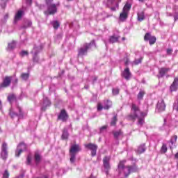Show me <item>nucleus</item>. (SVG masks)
<instances>
[{
  "mask_svg": "<svg viewBox=\"0 0 178 178\" xmlns=\"http://www.w3.org/2000/svg\"><path fill=\"white\" fill-rule=\"evenodd\" d=\"M145 116H147V113L142 112L140 111V107L135 104H132L131 113L127 116V119H128V120H135L138 119V125L141 127L145 123L144 119Z\"/></svg>",
  "mask_w": 178,
  "mask_h": 178,
  "instance_id": "obj_1",
  "label": "nucleus"
},
{
  "mask_svg": "<svg viewBox=\"0 0 178 178\" xmlns=\"http://www.w3.org/2000/svg\"><path fill=\"white\" fill-rule=\"evenodd\" d=\"M124 163H126V160L120 161L118 164V170L120 173L123 172L124 177H128L130 173H134V172H137V165H134L125 167Z\"/></svg>",
  "mask_w": 178,
  "mask_h": 178,
  "instance_id": "obj_2",
  "label": "nucleus"
},
{
  "mask_svg": "<svg viewBox=\"0 0 178 178\" xmlns=\"http://www.w3.org/2000/svg\"><path fill=\"white\" fill-rule=\"evenodd\" d=\"M97 46L95 44V40H92L90 43H85L78 51V56H84L87 55L88 49L91 48H95Z\"/></svg>",
  "mask_w": 178,
  "mask_h": 178,
  "instance_id": "obj_3",
  "label": "nucleus"
},
{
  "mask_svg": "<svg viewBox=\"0 0 178 178\" xmlns=\"http://www.w3.org/2000/svg\"><path fill=\"white\" fill-rule=\"evenodd\" d=\"M80 151H81L80 145L74 144L71 145L70 149V163H74L76 162V156L77 155V152H80Z\"/></svg>",
  "mask_w": 178,
  "mask_h": 178,
  "instance_id": "obj_4",
  "label": "nucleus"
},
{
  "mask_svg": "<svg viewBox=\"0 0 178 178\" xmlns=\"http://www.w3.org/2000/svg\"><path fill=\"white\" fill-rule=\"evenodd\" d=\"M54 0H46V4L47 5V10L44 11V13L46 16L49 15H55L58 12L56 6L58 4H51Z\"/></svg>",
  "mask_w": 178,
  "mask_h": 178,
  "instance_id": "obj_5",
  "label": "nucleus"
},
{
  "mask_svg": "<svg viewBox=\"0 0 178 178\" xmlns=\"http://www.w3.org/2000/svg\"><path fill=\"white\" fill-rule=\"evenodd\" d=\"M131 8V5L130 3H126L122 9V13L120 15V19L123 21L126 20L127 19V13H129V11L130 10Z\"/></svg>",
  "mask_w": 178,
  "mask_h": 178,
  "instance_id": "obj_6",
  "label": "nucleus"
},
{
  "mask_svg": "<svg viewBox=\"0 0 178 178\" xmlns=\"http://www.w3.org/2000/svg\"><path fill=\"white\" fill-rule=\"evenodd\" d=\"M17 110L19 113L14 112L12 109L10 110V116L13 119L14 118H18V119H23L24 113L20 106L17 107Z\"/></svg>",
  "mask_w": 178,
  "mask_h": 178,
  "instance_id": "obj_7",
  "label": "nucleus"
},
{
  "mask_svg": "<svg viewBox=\"0 0 178 178\" xmlns=\"http://www.w3.org/2000/svg\"><path fill=\"white\" fill-rule=\"evenodd\" d=\"M42 50V45L34 46L33 50L31 51V54H33V62H38V57L37 55L40 54V51Z\"/></svg>",
  "mask_w": 178,
  "mask_h": 178,
  "instance_id": "obj_8",
  "label": "nucleus"
},
{
  "mask_svg": "<svg viewBox=\"0 0 178 178\" xmlns=\"http://www.w3.org/2000/svg\"><path fill=\"white\" fill-rule=\"evenodd\" d=\"M111 162V157L108 156H106L103 159V166L105 169V172L106 175H109V170H111V164L109 163Z\"/></svg>",
  "mask_w": 178,
  "mask_h": 178,
  "instance_id": "obj_9",
  "label": "nucleus"
},
{
  "mask_svg": "<svg viewBox=\"0 0 178 178\" xmlns=\"http://www.w3.org/2000/svg\"><path fill=\"white\" fill-rule=\"evenodd\" d=\"M1 158L3 161L8 159V144L6 143H3L1 146Z\"/></svg>",
  "mask_w": 178,
  "mask_h": 178,
  "instance_id": "obj_10",
  "label": "nucleus"
},
{
  "mask_svg": "<svg viewBox=\"0 0 178 178\" xmlns=\"http://www.w3.org/2000/svg\"><path fill=\"white\" fill-rule=\"evenodd\" d=\"M107 6L111 8L112 12H115L116 9H119V3L116 2L115 0H108Z\"/></svg>",
  "mask_w": 178,
  "mask_h": 178,
  "instance_id": "obj_11",
  "label": "nucleus"
},
{
  "mask_svg": "<svg viewBox=\"0 0 178 178\" xmlns=\"http://www.w3.org/2000/svg\"><path fill=\"white\" fill-rule=\"evenodd\" d=\"M10 83H12V76H5L3 79V82L0 83V88H6L9 87Z\"/></svg>",
  "mask_w": 178,
  "mask_h": 178,
  "instance_id": "obj_12",
  "label": "nucleus"
},
{
  "mask_svg": "<svg viewBox=\"0 0 178 178\" xmlns=\"http://www.w3.org/2000/svg\"><path fill=\"white\" fill-rule=\"evenodd\" d=\"M85 147L91 151L92 156H95V155H97V149H98V146L97 145L89 143L86 145Z\"/></svg>",
  "mask_w": 178,
  "mask_h": 178,
  "instance_id": "obj_13",
  "label": "nucleus"
},
{
  "mask_svg": "<svg viewBox=\"0 0 178 178\" xmlns=\"http://www.w3.org/2000/svg\"><path fill=\"white\" fill-rule=\"evenodd\" d=\"M145 41H149L150 45H154L156 42V38L152 36L149 33H147L144 37Z\"/></svg>",
  "mask_w": 178,
  "mask_h": 178,
  "instance_id": "obj_14",
  "label": "nucleus"
},
{
  "mask_svg": "<svg viewBox=\"0 0 178 178\" xmlns=\"http://www.w3.org/2000/svg\"><path fill=\"white\" fill-rule=\"evenodd\" d=\"M156 108L159 112H163V111L166 109V105L165 104V102L163 101V99H161L159 100Z\"/></svg>",
  "mask_w": 178,
  "mask_h": 178,
  "instance_id": "obj_15",
  "label": "nucleus"
},
{
  "mask_svg": "<svg viewBox=\"0 0 178 178\" xmlns=\"http://www.w3.org/2000/svg\"><path fill=\"white\" fill-rule=\"evenodd\" d=\"M170 71V68H166V67H161L159 70V75H157V77L159 79H162L168 73V72Z\"/></svg>",
  "mask_w": 178,
  "mask_h": 178,
  "instance_id": "obj_16",
  "label": "nucleus"
},
{
  "mask_svg": "<svg viewBox=\"0 0 178 178\" xmlns=\"http://www.w3.org/2000/svg\"><path fill=\"white\" fill-rule=\"evenodd\" d=\"M122 76L125 79V80H130V78L131 77L130 69H129V67L126 68L122 73Z\"/></svg>",
  "mask_w": 178,
  "mask_h": 178,
  "instance_id": "obj_17",
  "label": "nucleus"
},
{
  "mask_svg": "<svg viewBox=\"0 0 178 178\" xmlns=\"http://www.w3.org/2000/svg\"><path fill=\"white\" fill-rule=\"evenodd\" d=\"M58 119L63 122H66V120H67V113H66L65 110H61L58 115Z\"/></svg>",
  "mask_w": 178,
  "mask_h": 178,
  "instance_id": "obj_18",
  "label": "nucleus"
},
{
  "mask_svg": "<svg viewBox=\"0 0 178 178\" xmlns=\"http://www.w3.org/2000/svg\"><path fill=\"white\" fill-rule=\"evenodd\" d=\"M119 38H120V36L119 35H113L109 37L108 42L110 44H115V42H118L119 41Z\"/></svg>",
  "mask_w": 178,
  "mask_h": 178,
  "instance_id": "obj_19",
  "label": "nucleus"
},
{
  "mask_svg": "<svg viewBox=\"0 0 178 178\" xmlns=\"http://www.w3.org/2000/svg\"><path fill=\"white\" fill-rule=\"evenodd\" d=\"M47 106H51V101L48 99V97H44L42 109L45 111Z\"/></svg>",
  "mask_w": 178,
  "mask_h": 178,
  "instance_id": "obj_20",
  "label": "nucleus"
},
{
  "mask_svg": "<svg viewBox=\"0 0 178 178\" xmlns=\"http://www.w3.org/2000/svg\"><path fill=\"white\" fill-rule=\"evenodd\" d=\"M178 88V76L175 77L170 86V91H177Z\"/></svg>",
  "mask_w": 178,
  "mask_h": 178,
  "instance_id": "obj_21",
  "label": "nucleus"
},
{
  "mask_svg": "<svg viewBox=\"0 0 178 178\" xmlns=\"http://www.w3.org/2000/svg\"><path fill=\"white\" fill-rule=\"evenodd\" d=\"M23 10H19L17 11V13L15 14L14 23H16V22H18V20L21 19L22 17H23Z\"/></svg>",
  "mask_w": 178,
  "mask_h": 178,
  "instance_id": "obj_22",
  "label": "nucleus"
},
{
  "mask_svg": "<svg viewBox=\"0 0 178 178\" xmlns=\"http://www.w3.org/2000/svg\"><path fill=\"white\" fill-rule=\"evenodd\" d=\"M31 26H33V22L30 19H26L22 29H29V27H31Z\"/></svg>",
  "mask_w": 178,
  "mask_h": 178,
  "instance_id": "obj_23",
  "label": "nucleus"
},
{
  "mask_svg": "<svg viewBox=\"0 0 178 178\" xmlns=\"http://www.w3.org/2000/svg\"><path fill=\"white\" fill-rule=\"evenodd\" d=\"M16 48V41L13 40L11 42L8 43L7 51H13Z\"/></svg>",
  "mask_w": 178,
  "mask_h": 178,
  "instance_id": "obj_24",
  "label": "nucleus"
},
{
  "mask_svg": "<svg viewBox=\"0 0 178 178\" xmlns=\"http://www.w3.org/2000/svg\"><path fill=\"white\" fill-rule=\"evenodd\" d=\"M146 149L145 144L143 143L138 147L137 152L138 154H143V152H145Z\"/></svg>",
  "mask_w": 178,
  "mask_h": 178,
  "instance_id": "obj_25",
  "label": "nucleus"
},
{
  "mask_svg": "<svg viewBox=\"0 0 178 178\" xmlns=\"http://www.w3.org/2000/svg\"><path fill=\"white\" fill-rule=\"evenodd\" d=\"M61 138L62 140H67V138H69V132L67 131V129L64 128L61 135Z\"/></svg>",
  "mask_w": 178,
  "mask_h": 178,
  "instance_id": "obj_26",
  "label": "nucleus"
},
{
  "mask_svg": "<svg viewBox=\"0 0 178 178\" xmlns=\"http://www.w3.org/2000/svg\"><path fill=\"white\" fill-rule=\"evenodd\" d=\"M145 19V13L144 11L138 13V22H143Z\"/></svg>",
  "mask_w": 178,
  "mask_h": 178,
  "instance_id": "obj_27",
  "label": "nucleus"
},
{
  "mask_svg": "<svg viewBox=\"0 0 178 178\" xmlns=\"http://www.w3.org/2000/svg\"><path fill=\"white\" fill-rule=\"evenodd\" d=\"M114 138L118 140L120 137V136H123V132H122V130L119 131H115L113 132Z\"/></svg>",
  "mask_w": 178,
  "mask_h": 178,
  "instance_id": "obj_28",
  "label": "nucleus"
},
{
  "mask_svg": "<svg viewBox=\"0 0 178 178\" xmlns=\"http://www.w3.org/2000/svg\"><path fill=\"white\" fill-rule=\"evenodd\" d=\"M34 158H35V163H36V165H38V163L41 162V155L38 154V152H35Z\"/></svg>",
  "mask_w": 178,
  "mask_h": 178,
  "instance_id": "obj_29",
  "label": "nucleus"
},
{
  "mask_svg": "<svg viewBox=\"0 0 178 178\" xmlns=\"http://www.w3.org/2000/svg\"><path fill=\"white\" fill-rule=\"evenodd\" d=\"M17 148L19 149H22V151L23 152V151H26V149H27V146L26 145V144H24V143H21L17 146Z\"/></svg>",
  "mask_w": 178,
  "mask_h": 178,
  "instance_id": "obj_30",
  "label": "nucleus"
},
{
  "mask_svg": "<svg viewBox=\"0 0 178 178\" xmlns=\"http://www.w3.org/2000/svg\"><path fill=\"white\" fill-rule=\"evenodd\" d=\"M21 77H22V80H24V81H27L29 80V77H30V74L22 73L21 74Z\"/></svg>",
  "mask_w": 178,
  "mask_h": 178,
  "instance_id": "obj_31",
  "label": "nucleus"
},
{
  "mask_svg": "<svg viewBox=\"0 0 178 178\" xmlns=\"http://www.w3.org/2000/svg\"><path fill=\"white\" fill-rule=\"evenodd\" d=\"M144 95H145V92L144 90H140L139 93L138 94V101H141V99L144 98Z\"/></svg>",
  "mask_w": 178,
  "mask_h": 178,
  "instance_id": "obj_32",
  "label": "nucleus"
},
{
  "mask_svg": "<svg viewBox=\"0 0 178 178\" xmlns=\"http://www.w3.org/2000/svg\"><path fill=\"white\" fill-rule=\"evenodd\" d=\"M112 106V102L107 100L104 106V109H109Z\"/></svg>",
  "mask_w": 178,
  "mask_h": 178,
  "instance_id": "obj_33",
  "label": "nucleus"
},
{
  "mask_svg": "<svg viewBox=\"0 0 178 178\" xmlns=\"http://www.w3.org/2000/svg\"><path fill=\"white\" fill-rule=\"evenodd\" d=\"M116 122H118V115H114L111 120V126H115Z\"/></svg>",
  "mask_w": 178,
  "mask_h": 178,
  "instance_id": "obj_34",
  "label": "nucleus"
},
{
  "mask_svg": "<svg viewBox=\"0 0 178 178\" xmlns=\"http://www.w3.org/2000/svg\"><path fill=\"white\" fill-rule=\"evenodd\" d=\"M51 24H52L54 29H55L56 30H57V29H59V26H60L59 22H58V21H53L51 22Z\"/></svg>",
  "mask_w": 178,
  "mask_h": 178,
  "instance_id": "obj_35",
  "label": "nucleus"
},
{
  "mask_svg": "<svg viewBox=\"0 0 178 178\" xmlns=\"http://www.w3.org/2000/svg\"><path fill=\"white\" fill-rule=\"evenodd\" d=\"M161 151V152H163V154H166V152H168V147H166L165 144H163L162 145Z\"/></svg>",
  "mask_w": 178,
  "mask_h": 178,
  "instance_id": "obj_36",
  "label": "nucleus"
},
{
  "mask_svg": "<svg viewBox=\"0 0 178 178\" xmlns=\"http://www.w3.org/2000/svg\"><path fill=\"white\" fill-rule=\"evenodd\" d=\"M23 152L22 151V149H19V147H17V149L15 150V156H17V158H19V156H20L21 154Z\"/></svg>",
  "mask_w": 178,
  "mask_h": 178,
  "instance_id": "obj_37",
  "label": "nucleus"
},
{
  "mask_svg": "<svg viewBox=\"0 0 178 178\" xmlns=\"http://www.w3.org/2000/svg\"><path fill=\"white\" fill-rule=\"evenodd\" d=\"M120 90L118 88H113L112 92L113 95H118Z\"/></svg>",
  "mask_w": 178,
  "mask_h": 178,
  "instance_id": "obj_38",
  "label": "nucleus"
},
{
  "mask_svg": "<svg viewBox=\"0 0 178 178\" xmlns=\"http://www.w3.org/2000/svg\"><path fill=\"white\" fill-rule=\"evenodd\" d=\"M1 6L3 9H5L6 8V3L8 2V0H1Z\"/></svg>",
  "mask_w": 178,
  "mask_h": 178,
  "instance_id": "obj_39",
  "label": "nucleus"
},
{
  "mask_svg": "<svg viewBox=\"0 0 178 178\" xmlns=\"http://www.w3.org/2000/svg\"><path fill=\"white\" fill-rule=\"evenodd\" d=\"M176 141H177V136L175 135L170 140V143H171L172 145H173V144H175V143H176Z\"/></svg>",
  "mask_w": 178,
  "mask_h": 178,
  "instance_id": "obj_40",
  "label": "nucleus"
},
{
  "mask_svg": "<svg viewBox=\"0 0 178 178\" xmlns=\"http://www.w3.org/2000/svg\"><path fill=\"white\" fill-rule=\"evenodd\" d=\"M15 99H16V97H15V95H10L8 97V99L9 102H12V101H13Z\"/></svg>",
  "mask_w": 178,
  "mask_h": 178,
  "instance_id": "obj_41",
  "label": "nucleus"
},
{
  "mask_svg": "<svg viewBox=\"0 0 178 178\" xmlns=\"http://www.w3.org/2000/svg\"><path fill=\"white\" fill-rule=\"evenodd\" d=\"M8 18H9V14H6L4 15L3 19H1V22L5 23Z\"/></svg>",
  "mask_w": 178,
  "mask_h": 178,
  "instance_id": "obj_42",
  "label": "nucleus"
},
{
  "mask_svg": "<svg viewBox=\"0 0 178 178\" xmlns=\"http://www.w3.org/2000/svg\"><path fill=\"white\" fill-rule=\"evenodd\" d=\"M26 163L27 165H30V163H31V156L28 155L26 159Z\"/></svg>",
  "mask_w": 178,
  "mask_h": 178,
  "instance_id": "obj_43",
  "label": "nucleus"
},
{
  "mask_svg": "<svg viewBox=\"0 0 178 178\" xmlns=\"http://www.w3.org/2000/svg\"><path fill=\"white\" fill-rule=\"evenodd\" d=\"M9 177V172H8V170H5V172L3 175V178H8Z\"/></svg>",
  "mask_w": 178,
  "mask_h": 178,
  "instance_id": "obj_44",
  "label": "nucleus"
},
{
  "mask_svg": "<svg viewBox=\"0 0 178 178\" xmlns=\"http://www.w3.org/2000/svg\"><path fill=\"white\" fill-rule=\"evenodd\" d=\"M141 63V58H139V59L135 60L134 61V65H139V63Z\"/></svg>",
  "mask_w": 178,
  "mask_h": 178,
  "instance_id": "obj_45",
  "label": "nucleus"
},
{
  "mask_svg": "<svg viewBox=\"0 0 178 178\" xmlns=\"http://www.w3.org/2000/svg\"><path fill=\"white\" fill-rule=\"evenodd\" d=\"M20 55L22 56H26V55H29V53L26 51H21Z\"/></svg>",
  "mask_w": 178,
  "mask_h": 178,
  "instance_id": "obj_46",
  "label": "nucleus"
},
{
  "mask_svg": "<svg viewBox=\"0 0 178 178\" xmlns=\"http://www.w3.org/2000/svg\"><path fill=\"white\" fill-rule=\"evenodd\" d=\"M104 109V106L101 104H98L97 105V111H102Z\"/></svg>",
  "mask_w": 178,
  "mask_h": 178,
  "instance_id": "obj_47",
  "label": "nucleus"
},
{
  "mask_svg": "<svg viewBox=\"0 0 178 178\" xmlns=\"http://www.w3.org/2000/svg\"><path fill=\"white\" fill-rule=\"evenodd\" d=\"M177 9H178V7H177ZM174 19H175V20H178V10H177V11H176V13L174 15Z\"/></svg>",
  "mask_w": 178,
  "mask_h": 178,
  "instance_id": "obj_48",
  "label": "nucleus"
},
{
  "mask_svg": "<svg viewBox=\"0 0 178 178\" xmlns=\"http://www.w3.org/2000/svg\"><path fill=\"white\" fill-rule=\"evenodd\" d=\"M106 128H107L106 126L102 127L100 128V133H102L104 131V130H106Z\"/></svg>",
  "mask_w": 178,
  "mask_h": 178,
  "instance_id": "obj_49",
  "label": "nucleus"
},
{
  "mask_svg": "<svg viewBox=\"0 0 178 178\" xmlns=\"http://www.w3.org/2000/svg\"><path fill=\"white\" fill-rule=\"evenodd\" d=\"M172 52H173V50H172L171 49H167V54L168 55H170V54H172Z\"/></svg>",
  "mask_w": 178,
  "mask_h": 178,
  "instance_id": "obj_50",
  "label": "nucleus"
},
{
  "mask_svg": "<svg viewBox=\"0 0 178 178\" xmlns=\"http://www.w3.org/2000/svg\"><path fill=\"white\" fill-rule=\"evenodd\" d=\"M26 3L28 5H31V0H26Z\"/></svg>",
  "mask_w": 178,
  "mask_h": 178,
  "instance_id": "obj_51",
  "label": "nucleus"
},
{
  "mask_svg": "<svg viewBox=\"0 0 178 178\" xmlns=\"http://www.w3.org/2000/svg\"><path fill=\"white\" fill-rule=\"evenodd\" d=\"M125 65H129V59L126 58Z\"/></svg>",
  "mask_w": 178,
  "mask_h": 178,
  "instance_id": "obj_52",
  "label": "nucleus"
},
{
  "mask_svg": "<svg viewBox=\"0 0 178 178\" xmlns=\"http://www.w3.org/2000/svg\"><path fill=\"white\" fill-rule=\"evenodd\" d=\"M17 81H18V79H15V81H14V83H15V84H17Z\"/></svg>",
  "mask_w": 178,
  "mask_h": 178,
  "instance_id": "obj_53",
  "label": "nucleus"
},
{
  "mask_svg": "<svg viewBox=\"0 0 178 178\" xmlns=\"http://www.w3.org/2000/svg\"><path fill=\"white\" fill-rule=\"evenodd\" d=\"M104 44L106 45V47H108V42H106V40H104Z\"/></svg>",
  "mask_w": 178,
  "mask_h": 178,
  "instance_id": "obj_54",
  "label": "nucleus"
},
{
  "mask_svg": "<svg viewBox=\"0 0 178 178\" xmlns=\"http://www.w3.org/2000/svg\"><path fill=\"white\" fill-rule=\"evenodd\" d=\"M2 108V102L0 101V109Z\"/></svg>",
  "mask_w": 178,
  "mask_h": 178,
  "instance_id": "obj_55",
  "label": "nucleus"
},
{
  "mask_svg": "<svg viewBox=\"0 0 178 178\" xmlns=\"http://www.w3.org/2000/svg\"><path fill=\"white\" fill-rule=\"evenodd\" d=\"M42 8H44V5H41V6H40V9H42Z\"/></svg>",
  "mask_w": 178,
  "mask_h": 178,
  "instance_id": "obj_56",
  "label": "nucleus"
},
{
  "mask_svg": "<svg viewBox=\"0 0 178 178\" xmlns=\"http://www.w3.org/2000/svg\"><path fill=\"white\" fill-rule=\"evenodd\" d=\"M43 178H48V175H44Z\"/></svg>",
  "mask_w": 178,
  "mask_h": 178,
  "instance_id": "obj_57",
  "label": "nucleus"
},
{
  "mask_svg": "<svg viewBox=\"0 0 178 178\" xmlns=\"http://www.w3.org/2000/svg\"><path fill=\"white\" fill-rule=\"evenodd\" d=\"M139 2H144V0H138Z\"/></svg>",
  "mask_w": 178,
  "mask_h": 178,
  "instance_id": "obj_58",
  "label": "nucleus"
},
{
  "mask_svg": "<svg viewBox=\"0 0 178 178\" xmlns=\"http://www.w3.org/2000/svg\"><path fill=\"white\" fill-rule=\"evenodd\" d=\"M124 40H126L125 38H122V41H124Z\"/></svg>",
  "mask_w": 178,
  "mask_h": 178,
  "instance_id": "obj_59",
  "label": "nucleus"
},
{
  "mask_svg": "<svg viewBox=\"0 0 178 178\" xmlns=\"http://www.w3.org/2000/svg\"><path fill=\"white\" fill-rule=\"evenodd\" d=\"M164 123H166V119H164Z\"/></svg>",
  "mask_w": 178,
  "mask_h": 178,
  "instance_id": "obj_60",
  "label": "nucleus"
},
{
  "mask_svg": "<svg viewBox=\"0 0 178 178\" xmlns=\"http://www.w3.org/2000/svg\"><path fill=\"white\" fill-rule=\"evenodd\" d=\"M118 2H122V0H119Z\"/></svg>",
  "mask_w": 178,
  "mask_h": 178,
  "instance_id": "obj_61",
  "label": "nucleus"
},
{
  "mask_svg": "<svg viewBox=\"0 0 178 178\" xmlns=\"http://www.w3.org/2000/svg\"><path fill=\"white\" fill-rule=\"evenodd\" d=\"M62 73H63V74L65 73V71H63Z\"/></svg>",
  "mask_w": 178,
  "mask_h": 178,
  "instance_id": "obj_62",
  "label": "nucleus"
},
{
  "mask_svg": "<svg viewBox=\"0 0 178 178\" xmlns=\"http://www.w3.org/2000/svg\"><path fill=\"white\" fill-rule=\"evenodd\" d=\"M97 81V78H95V81Z\"/></svg>",
  "mask_w": 178,
  "mask_h": 178,
  "instance_id": "obj_63",
  "label": "nucleus"
},
{
  "mask_svg": "<svg viewBox=\"0 0 178 178\" xmlns=\"http://www.w3.org/2000/svg\"><path fill=\"white\" fill-rule=\"evenodd\" d=\"M67 1H73V0H67Z\"/></svg>",
  "mask_w": 178,
  "mask_h": 178,
  "instance_id": "obj_64",
  "label": "nucleus"
}]
</instances>
